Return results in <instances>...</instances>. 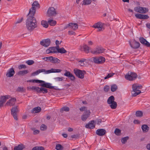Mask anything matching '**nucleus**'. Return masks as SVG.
Wrapping results in <instances>:
<instances>
[{
	"instance_id": "nucleus-35",
	"label": "nucleus",
	"mask_w": 150,
	"mask_h": 150,
	"mask_svg": "<svg viewBox=\"0 0 150 150\" xmlns=\"http://www.w3.org/2000/svg\"><path fill=\"white\" fill-rule=\"evenodd\" d=\"M48 22L45 21L43 20L41 22V25L44 27L45 28H47L48 27Z\"/></svg>"
},
{
	"instance_id": "nucleus-57",
	"label": "nucleus",
	"mask_w": 150,
	"mask_h": 150,
	"mask_svg": "<svg viewBox=\"0 0 150 150\" xmlns=\"http://www.w3.org/2000/svg\"><path fill=\"white\" fill-rule=\"evenodd\" d=\"M71 137L72 138L77 139L79 137V134H74L71 136Z\"/></svg>"
},
{
	"instance_id": "nucleus-28",
	"label": "nucleus",
	"mask_w": 150,
	"mask_h": 150,
	"mask_svg": "<svg viewBox=\"0 0 150 150\" xmlns=\"http://www.w3.org/2000/svg\"><path fill=\"white\" fill-rule=\"evenodd\" d=\"M41 108L39 107H35L33 109L31 110V112L35 113L39 112L40 111Z\"/></svg>"
},
{
	"instance_id": "nucleus-6",
	"label": "nucleus",
	"mask_w": 150,
	"mask_h": 150,
	"mask_svg": "<svg viewBox=\"0 0 150 150\" xmlns=\"http://www.w3.org/2000/svg\"><path fill=\"white\" fill-rule=\"evenodd\" d=\"M91 60L92 62L98 64L103 63L105 60V58L102 56L93 57L91 58Z\"/></svg>"
},
{
	"instance_id": "nucleus-3",
	"label": "nucleus",
	"mask_w": 150,
	"mask_h": 150,
	"mask_svg": "<svg viewBox=\"0 0 150 150\" xmlns=\"http://www.w3.org/2000/svg\"><path fill=\"white\" fill-rule=\"evenodd\" d=\"M133 91L132 92V94L133 96H136L141 93V91L138 89H141L142 86L136 83H134L132 85Z\"/></svg>"
},
{
	"instance_id": "nucleus-40",
	"label": "nucleus",
	"mask_w": 150,
	"mask_h": 150,
	"mask_svg": "<svg viewBox=\"0 0 150 150\" xmlns=\"http://www.w3.org/2000/svg\"><path fill=\"white\" fill-rule=\"evenodd\" d=\"M110 104V106L112 109H115L117 107V103L115 101L112 103Z\"/></svg>"
},
{
	"instance_id": "nucleus-31",
	"label": "nucleus",
	"mask_w": 150,
	"mask_h": 150,
	"mask_svg": "<svg viewBox=\"0 0 150 150\" xmlns=\"http://www.w3.org/2000/svg\"><path fill=\"white\" fill-rule=\"evenodd\" d=\"M70 28L74 30H75L77 29L78 27V25L77 23H70Z\"/></svg>"
},
{
	"instance_id": "nucleus-62",
	"label": "nucleus",
	"mask_w": 150,
	"mask_h": 150,
	"mask_svg": "<svg viewBox=\"0 0 150 150\" xmlns=\"http://www.w3.org/2000/svg\"><path fill=\"white\" fill-rule=\"evenodd\" d=\"M109 89V87L108 86H106L104 88V91L105 92H108Z\"/></svg>"
},
{
	"instance_id": "nucleus-38",
	"label": "nucleus",
	"mask_w": 150,
	"mask_h": 150,
	"mask_svg": "<svg viewBox=\"0 0 150 150\" xmlns=\"http://www.w3.org/2000/svg\"><path fill=\"white\" fill-rule=\"evenodd\" d=\"M40 91L39 93H47V90L44 87H41L40 88Z\"/></svg>"
},
{
	"instance_id": "nucleus-27",
	"label": "nucleus",
	"mask_w": 150,
	"mask_h": 150,
	"mask_svg": "<svg viewBox=\"0 0 150 150\" xmlns=\"http://www.w3.org/2000/svg\"><path fill=\"white\" fill-rule=\"evenodd\" d=\"M62 71L61 69H54L52 68L51 70H48L47 71V73H49V74L52 73H59Z\"/></svg>"
},
{
	"instance_id": "nucleus-59",
	"label": "nucleus",
	"mask_w": 150,
	"mask_h": 150,
	"mask_svg": "<svg viewBox=\"0 0 150 150\" xmlns=\"http://www.w3.org/2000/svg\"><path fill=\"white\" fill-rule=\"evenodd\" d=\"M69 35H75L76 33L75 32L72 31H69L68 32Z\"/></svg>"
},
{
	"instance_id": "nucleus-20",
	"label": "nucleus",
	"mask_w": 150,
	"mask_h": 150,
	"mask_svg": "<svg viewBox=\"0 0 150 150\" xmlns=\"http://www.w3.org/2000/svg\"><path fill=\"white\" fill-rule=\"evenodd\" d=\"M95 127V123L94 120H92L89 122L88 123L86 124L85 125V127L87 128L92 129Z\"/></svg>"
},
{
	"instance_id": "nucleus-18",
	"label": "nucleus",
	"mask_w": 150,
	"mask_h": 150,
	"mask_svg": "<svg viewBox=\"0 0 150 150\" xmlns=\"http://www.w3.org/2000/svg\"><path fill=\"white\" fill-rule=\"evenodd\" d=\"M92 27L95 28H98V31H101L103 28L102 24L100 22H98L97 23L94 24Z\"/></svg>"
},
{
	"instance_id": "nucleus-25",
	"label": "nucleus",
	"mask_w": 150,
	"mask_h": 150,
	"mask_svg": "<svg viewBox=\"0 0 150 150\" xmlns=\"http://www.w3.org/2000/svg\"><path fill=\"white\" fill-rule=\"evenodd\" d=\"M83 51L86 53L91 52V48L86 45H84L83 47Z\"/></svg>"
},
{
	"instance_id": "nucleus-2",
	"label": "nucleus",
	"mask_w": 150,
	"mask_h": 150,
	"mask_svg": "<svg viewBox=\"0 0 150 150\" xmlns=\"http://www.w3.org/2000/svg\"><path fill=\"white\" fill-rule=\"evenodd\" d=\"M30 81L33 82H35L37 83H42L40 85L44 88H49V89L54 88L55 89H57L56 88H54V86H52L51 83H46L42 80L34 79L31 80Z\"/></svg>"
},
{
	"instance_id": "nucleus-17",
	"label": "nucleus",
	"mask_w": 150,
	"mask_h": 150,
	"mask_svg": "<svg viewBox=\"0 0 150 150\" xmlns=\"http://www.w3.org/2000/svg\"><path fill=\"white\" fill-rule=\"evenodd\" d=\"M16 99L15 98H13L10 100H9L6 103L5 106H12L15 104Z\"/></svg>"
},
{
	"instance_id": "nucleus-32",
	"label": "nucleus",
	"mask_w": 150,
	"mask_h": 150,
	"mask_svg": "<svg viewBox=\"0 0 150 150\" xmlns=\"http://www.w3.org/2000/svg\"><path fill=\"white\" fill-rule=\"evenodd\" d=\"M48 23L50 25L54 26L56 24V22L52 19H49L48 21Z\"/></svg>"
},
{
	"instance_id": "nucleus-54",
	"label": "nucleus",
	"mask_w": 150,
	"mask_h": 150,
	"mask_svg": "<svg viewBox=\"0 0 150 150\" xmlns=\"http://www.w3.org/2000/svg\"><path fill=\"white\" fill-rule=\"evenodd\" d=\"M23 20V18L22 17L21 18L18 19L17 21L15 22V24H16L20 23Z\"/></svg>"
},
{
	"instance_id": "nucleus-48",
	"label": "nucleus",
	"mask_w": 150,
	"mask_h": 150,
	"mask_svg": "<svg viewBox=\"0 0 150 150\" xmlns=\"http://www.w3.org/2000/svg\"><path fill=\"white\" fill-rule=\"evenodd\" d=\"M50 48L51 50V53H57V51L56 50V49L55 48V47H50Z\"/></svg>"
},
{
	"instance_id": "nucleus-41",
	"label": "nucleus",
	"mask_w": 150,
	"mask_h": 150,
	"mask_svg": "<svg viewBox=\"0 0 150 150\" xmlns=\"http://www.w3.org/2000/svg\"><path fill=\"white\" fill-rule=\"evenodd\" d=\"M67 52V51L64 49V47H62L60 49H58L57 52L61 54H64Z\"/></svg>"
},
{
	"instance_id": "nucleus-52",
	"label": "nucleus",
	"mask_w": 150,
	"mask_h": 150,
	"mask_svg": "<svg viewBox=\"0 0 150 150\" xmlns=\"http://www.w3.org/2000/svg\"><path fill=\"white\" fill-rule=\"evenodd\" d=\"M115 74L114 73H110L108 74V75L104 78V79H106L110 77H112Z\"/></svg>"
},
{
	"instance_id": "nucleus-58",
	"label": "nucleus",
	"mask_w": 150,
	"mask_h": 150,
	"mask_svg": "<svg viewBox=\"0 0 150 150\" xmlns=\"http://www.w3.org/2000/svg\"><path fill=\"white\" fill-rule=\"evenodd\" d=\"M101 120L100 119H97L96 121H95V123H96L98 125H99L101 122Z\"/></svg>"
},
{
	"instance_id": "nucleus-24",
	"label": "nucleus",
	"mask_w": 150,
	"mask_h": 150,
	"mask_svg": "<svg viewBox=\"0 0 150 150\" xmlns=\"http://www.w3.org/2000/svg\"><path fill=\"white\" fill-rule=\"evenodd\" d=\"M25 147V145L22 144H21L15 146L14 150H23Z\"/></svg>"
},
{
	"instance_id": "nucleus-14",
	"label": "nucleus",
	"mask_w": 150,
	"mask_h": 150,
	"mask_svg": "<svg viewBox=\"0 0 150 150\" xmlns=\"http://www.w3.org/2000/svg\"><path fill=\"white\" fill-rule=\"evenodd\" d=\"M105 50L102 47H98L95 50H91V52L93 54L96 55L103 53Z\"/></svg>"
},
{
	"instance_id": "nucleus-45",
	"label": "nucleus",
	"mask_w": 150,
	"mask_h": 150,
	"mask_svg": "<svg viewBox=\"0 0 150 150\" xmlns=\"http://www.w3.org/2000/svg\"><path fill=\"white\" fill-rule=\"evenodd\" d=\"M117 89V86L115 84H114L111 86V91L112 92H115Z\"/></svg>"
},
{
	"instance_id": "nucleus-64",
	"label": "nucleus",
	"mask_w": 150,
	"mask_h": 150,
	"mask_svg": "<svg viewBox=\"0 0 150 150\" xmlns=\"http://www.w3.org/2000/svg\"><path fill=\"white\" fill-rule=\"evenodd\" d=\"M71 24H70V23L68 24L67 25L65 26L64 27V29L65 30L68 28H70V26H71L70 25H71Z\"/></svg>"
},
{
	"instance_id": "nucleus-8",
	"label": "nucleus",
	"mask_w": 150,
	"mask_h": 150,
	"mask_svg": "<svg viewBox=\"0 0 150 150\" xmlns=\"http://www.w3.org/2000/svg\"><path fill=\"white\" fill-rule=\"evenodd\" d=\"M57 13L53 7H50L49 8L47 11V16L50 17L55 16Z\"/></svg>"
},
{
	"instance_id": "nucleus-37",
	"label": "nucleus",
	"mask_w": 150,
	"mask_h": 150,
	"mask_svg": "<svg viewBox=\"0 0 150 150\" xmlns=\"http://www.w3.org/2000/svg\"><path fill=\"white\" fill-rule=\"evenodd\" d=\"M30 129L33 131V134L34 135L38 134L40 132V131L37 129H36L35 127H31Z\"/></svg>"
},
{
	"instance_id": "nucleus-47",
	"label": "nucleus",
	"mask_w": 150,
	"mask_h": 150,
	"mask_svg": "<svg viewBox=\"0 0 150 150\" xmlns=\"http://www.w3.org/2000/svg\"><path fill=\"white\" fill-rule=\"evenodd\" d=\"M129 137H126L122 138L121 139V142L123 144H125L127 141V140L128 139Z\"/></svg>"
},
{
	"instance_id": "nucleus-11",
	"label": "nucleus",
	"mask_w": 150,
	"mask_h": 150,
	"mask_svg": "<svg viewBox=\"0 0 150 150\" xmlns=\"http://www.w3.org/2000/svg\"><path fill=\"white\" fill-rule=\"evenodd\" d=\"M11 96L9 95L1 96L0 97V108L3 106L4 103L6 102L7 99L11 98Z\"/></svg>"
},
{
	"instance_id": "nucleus-44",
	"label": "nucleus",
	"mask_w": 150,
	"mask_h": 150,
	"mask_svg": "<svg viewBox=\"0 0 150 150\" xmlns=\"http://www.w3.org/2000/svg\"><path fill=\"white\" fill-rule=\"evenodd\" d=\"M30 88L31 89H32L33 90H34L35 91H36L38 93H39L40 88H39V87L36 86H33L32 87H31Z\"/></svg>"
},
{
	"instance_id": "nucleus-39",
	"label": "nucleus",
	"mask_w": 150,
	"mask_h": 150,
	"mask_svg": "<svg viewBox=\"0 0 150 150\" xmlns=\"http://www.w3.org/2000/svg\"><path fill=\"white\" fill-rule=\"evenodd\" d=\"M91 0H83L82 4L85 5H89L91 4Z\"/></svg>"
},
{
	"instance_id": "nucleus-5",
	"label": "nucleus",
	"mask_w": 150,
	"mask_h": 150,
	"mask_svg": "<svg viewBox=\"0 0 150 150\" xmlns=\"http://www.w3.org/2000/svg\"><path fill=\"white\" fill-rule=\"evenodd\" d=\"M137 75L134 72L129 71L125 76V78L128 80L132 81L134 80L137 77Z\"/></svg>"
},
{
	"instance_id": "nucleus-16",
	"label": "nucleus",
	"mask_w": 150,
	"mask_h": 150,
	"mask_svg": "<svg viewBox=\"0 0 150 150\" xmlns=\"http://www.w3.org/2000/svg\"><path fill=\"white\" fill-rule=\"evenodd\" d=\"M89 110H86L83 115L81 116V119L82 121H85L89 116L90 114Z\"/></svg>"
},
{
	"instance_id": "nucleus-46",
	"label": "nucleus",
	"mask_w": 150,
	"mask_h": 150,
	"mask_svg": "<svg viewBox=\"0 0 150 150\" xmlns=\"http://www.w3.org/2000/svg\"><path fill=\"white\" fill-rule=\"evenodd\" d=\"M52 56H50L48 57H45L43 58L45 61L48 62L49 61L51 62Z\"/></svg>"
},
{
	"instance_id": "nucleus-43",
	"label": "nucleus",
	"mask_w": 150,
	"mask_h": 150,
	"mask_svg": "<svg viewBox=\"0 0 150 150\" xmlns=\"http://www.w3.org/2000/svg\"><path fill=\"white\" fill-rule=\"evenodd\" d=\"M143 112L141 111H137L135 113V115L137 117H141L143 116Z\"/></svg>"
},
{
	"instance_id": "nucleus-53",
	"label": "nucleus",
	"mask_w": 150,
	"mask_h": 150,
	"mask_svg": "<svg viewBox=\"0 0 150 150\" xmlns=\"http://www.w3.org/2000/svg\"><path fill=\"white\" fill-rule=\"evenodd\" d=\"M39 73V74L42 72H44L45 74H48L49 73H47V70H46L45 69H39L38 70Z\"/></svg>"
},
{
	"instance_id": "nucleus-34",
	"label": "nucleus",
	"mask_w": 150,
	"mask_h": 150,
	"mask_svg": "<svg viewBox=\"0 0 150 150\" xmlns=\"http://www.w3.org/2000/svg\"><path fill=\"white\" fill-rule=\"evenodd\" d=\"M28 73V71L27 70L20 71L18 72V74L19 75L24 76Z\"/></svg>"
},
{
	"instance_id": "nucleus-22",
	"label": "nucleus",
	"mask_w": 150,
	"mask_h": 150,
	"mask_svg": "<svg viewBox=\"0 0 150 150\" xmlns=\"http://www.w3.org/2000/svg\"><path fill=\"white\" fill-rule=\"evenodd\" d=\"M135 17L139 19H146L149 18L148 15L142 14L140 13H137L135 15Z\"/></svg>"
},
{
	"instance_id": "nucleus-12",
	"label": "nucleus",
	"mask_w": 150,
	"mask_h": 150,
	"mask_svg": "<svg viewBox=\"0 0 150 150\" xmlns=\"http://www.w3.org/2000/svg\"><path fill=\"white\" fill-rule=\"evenodd\" d=\"M51 43L50 40L49 39H47L42 40L40 42V44L45 47L49 46Z\"/></svg>"
},
{
	"instance_id": "nucleus-7",
	"label": "nucleus",
	"mask_w": 150,
	"mask_h": 150,
	"mask_svg": "<svg viewBox=\"0 0 150 150\" xmlns=\"http://www.w3.org/2000/svg\"><path fill=\"white\" fill-rule=\"evenodd\" d=\"M74 71L76 75L78 78L82 79L84 77V74L86 73L85 71L77 69H75Z\"/></svg>"
},
{
	"instance_id": "nucleus-13",
	"label": "nucleus",
	"mask_w": 150,
	"mask_h": 150,
	"mask_svg": "<svg viewBox=\"0 0 150 150\" xmlns=\"http://www.w3.org/2000/svg\"><path fill=\"white\" fill-rule=\"evenodd\" d=\"M15 74V71L14 68L11 67L7 71L6 75L7 77H11L13 76Z\"/></svg>"
},
{
	"instance_id": "nucleus-21",
	"label": "nucleus",
	"mask_w": 150,
	"mask_h": 150,
	"mask_svg": "<svg viewBox=\"0 0 150 150\" xmlns=\"http://www.w3.org/2000/svg\"><path fill=\"white\" fill-rule=\"evenodd\" d=\"M96 134L99 136H103L106 133V131L104 129H98L96 132Z\"/></svg>"
},
{
	"instance_id": "nucleus-30",
	"label": "nucleus",
	"mask_w": 150,
	"mask_h": 150,
	"mask_svg": "<svg viewBox=\"0 0 150 150\" xmlns=\"http://www.w3.org/2000/svg\"><path fill=\"white\" fill-rule=\"evenodd\" d=\"M60 60L58 58L52 56L51 63L54 64L59 63Z\"/></svg>"
},
{
	"instance_id": "nucleus-36",
	"label": "nucleus",
	"mask_w": 150,
	"mask_h": 150,
	"mask_svg": "<svg viewBox=\"0 0 150 150\" xmlns=\"http://www.w3.org/2000/svg\"><path fill=\"white\" fill-rule=\"evenodd\" d=\"M114 133L117 136H120L121 135V130L118 128H116L115 129Z\"/></svg>"
},
{
	"instance_id": "nucleus-33",
	"label": "nucleus",
	"mask_w": 150,
	"mask_h": 150,
	"mask_svg": "<svg viewBox=\"0 0 150 150\" xmlns=\"http://www.w3.org/2000/svg\"><path fill=\"white\" fill-rule=\"evenodd\" d=\"M69 108L67 106H64L62 107L60 110V111L61 113H63L64 111L65 112H68L69 110Z\"/></svg>"
},
{
	"instance_id": "nucleus-23",
	"label": "nucleus",
	"mask_w": 150,
	"mask_h": 150,
	"mask_svg": "<svg viewBox=\"0 0 150 150\" xmlns=\"http://www.w3.org/2000/svg\"><path fill=\"white\" fill-rule=\"evenodd\" d=\"M65 71L66 72L64 74V75L70 78L71 81H74L75 79L74 76L69 71H67L66 70Z\"/></svg>"
},
{
	"instance_id": "nucleus-61",
	"label": "nucleus",
	"mask_w": 150,
	"mask_h": 150,
	"mask_svg": "<svg viewBox=\"0 0 150 150\" xmlns=\"http://www.w3.org/2000/svg\"><path fill=\"white\" fill-rule=\"evenodd\" d=\"M80 110L81 111H84V112L86 111V110H88L87 109L86 107H81L80 108Z\"/></svg>"
},
{
	"instance_id": "nucleus-63",
	"label": "nucleus",
	"mask_w": 150,
	"mask_h": 150,
	"mask_svg": "<svg viewBox=\"0 0 150 150\" xmlns=\"http://www.w3.org/2000/svg\"><path fill=\"white\" fill-rule=\"evenodd\" d=\"M38 74H39V73L38 70H37V71L33 72V73H32L31 75L32 76H34L35 75H38Z\"/></svg>"
},
{
	"instance_id": "nucleus-10",
	"label": "nucleus",
	"mask_w": 150,
	"mask_h": 150,
	"mask_svg": "<svg viewBox=\"0 0 150 150\" xmlns=\"http://www.w3.org/2000/svg\"><path fill=\"white\" fill-rule=\"evenodd\" d=\"M19 110L17 106L12 107L11 110V113L14 119L16 120H18V112Z\"/></svg>"
},
{
	"instance_id": "nucleus-50",
	"label": "nucleus",
	"mask_w": 150,
	"mask_h": 150,
	"mask_svg": "<svg viewBox=\"0 0 150 150\" xmlns=\"http://www.w3.org/2000/svg\"><path fill=\"white\" fill-rule=\"evenodd\" d=\"M47 126L45 125L42 124L40 126V129L42 131L46 130L47 129Z\"/></svg>"
},
{
	"instance_id": "nucleus-26",
	"label": "nucleus",
	"mask_w": 150,
	"mask_h": 150,
	"mask_svg": "<svg viewBox=\"0 0 150 150\" xmlns=\"http://www.w3.org/2000/svg\"><path fill=\"white\" fill-rule=\"evenodd\" d=\"M149 127L146 125H143L142 126V129L143 132L144 133L147 132L149 130Z\"/></svg>"
},
{
	"instance_id": "nucleus-49",
	"label": "nucleus",
	"mask_w": 150,
	"mask_h": 150,
	"mask_svg": "<svg viewBox=\"0 0 150 150\" xmlns=\"http://www.w3.org/2000/svg\"><path fill=\"white\" fill-rule=\"evenodd\" d=\"M25 89L23 87H18L17 89V91L19 92H25Z\"/></svg>"
},
{
	"instance_id": "nucleus-56",
	"label": "nucleus",
	"mask_w": 150,
	"mask_h": 150,
	"mask_svg": "<svg viewBox=\"0 0 150 150\" xmlns=\"http://www.w3.org/2000/svg\"><path fill=\"white\" fill-rule=\"evenodd\" d=\"M26 68V66L24 64H21L18 67V68L19 69H25Z\"/></svg>"
},
{
	"instance_id": "nucleus-4",
	"label": "nucleus",
	"mask_w": 150,
	"mask_h": 150,
	"mask_svg": "<svg viewBox=\"0 0 150 150\" xmlns=\"http://www.w3.org/2000/svg\"><path fill=\"white\" fill-rule=\"evenodd\" d=\"M35 6L40 8V5L37 1H35L32 4V7L30 9L28 13L29 15H34L35 13L36 8Z\"/></svg>"
},
{
	"instance_id": "nucleus-19",
	"label": "nucleus",
	"mask_w": 150,
	"mask_h": 150,
	"mask_svg": "<svg viewBox=\"0 0 150 150\" xmlns=\"http://www.w3.org/2000/svg\"><path fill=\"white\" fill-rule=\"evenodd\" d=\"M140 42L142 44L145 45L147 47L150 46V44L143 37H140L139 38Z\"/></svg>"
},
{
	"instance_id": "nucleus-60",
	"label": "nucleus",
	"mask_w": 150,
	"mask_h": 150,
	"mask_svg": "<svg viewBox=\"0 0 150 150\" xmlns=\"http://www.w3.org/2000/svg\"><path fill=\"white\" fill-rule=\"evenodd\" d=\"M37 150H44V148L42 146H36Z\"/></svg>"
},
{
	"instance_id": "nucleus-15",
	"label": "nucleus",
	"mask_w": 150,
	"mask_h": 150,
	"mask_svg": "<svg viewBox=\"0 0 150 150\" xmlns=\"http://www.w3.org/2000/svg\"><path fill=\"white\" fill-rule=\"evenodd\" d=\"M129 45L131 47L134 49H137L140 46V43L139 42H137L135 40H134L132 42H129Z\"/></svg>"
},
{
	"instance_id": "nucleus-1",
	"label": "nucleus",
	"mask_w": 150,
	"mask_h": 150,
	"mask_svg": "<svg viewBox=\"0 0 150 150\" xmlns=\"http://www.w3.org/2000/svg\"><path fill=\"white\" fill-rule=\"evenodd\" d=\"M34 15H27V18L26 21V25L27 29L30 32H31L38 27L37 22Z\"/></svg>"
},
{
	"instance_id": "nucleus-55",
	"label": "nucleus",
	"mask_w": 150,
	"mask_h": 150,
	"mask_svg": "<svg viewBox=\"0 0 150 150\" xmlns=\"http://www.w3.org/2000/svg\"><path fill=\"white\" fill-rule=\"evenodd\" d=\"M63 77H58L55 78L54 79L57 81H63Z\"/></svg>"
},
{
	"instance_id": "nucleus-51",
	"label": "nucleus",
	"mask_w": 150,
	"mask_h": 150,
	"mask_svg": "<svg viewBox=\"0 0 150 150\" xmlns=\"http://www.w3.org/2000/svg\"><path fill=\"white\" fill-rule=\"evenodd\" d=\"M25 63L28 65H31L34 63V62L33 60H29L26 61Z\"/></svg>"
},
{
	"instance_id": "nucleus-29",
	"label": "nucleus",
	"mask_w": 150,
	"mask_h": 150,
	"mask_svg": "<svg viewBox=\"0 0 150 150\" xmlns=\"http://www.w3.org/2000/svg\"><path fill=\"white\" fill-rule=\"evenodd\" d=\"M114 100V97L113 96H111L108 98L107 103L108 104H110L111 103L115 102Z\"/></svg>"
},
{
	"instance_id": "nucleus-42",
	"label": "nucleus",
	"mask_w": 150,
	"mask_h": 150,
	"mask_svg": "<svg viewBox=\"0 0 150 150\" xmlns=\"http://www.w3.org/2000/svg\"><path fill=\"white\" fill-rule=\"evenodd\" d=\"M55 149L57 150H62L63 147L61 144H57L56 146Z\"/></svg>"
},
{
	"instance_id": "nucleus-9",
	"label": "nucleus",
	"mask_w": 150,
	"mask_h": 150,
	"mask_svg": "<svg viewBox=\"0 0 150 150\" xmlns=\"http://www.w3.org/2000/svg\"><path fill=\"white\" fill-rule=\"evenodd\" d=\"M134 10L136 12L141 13H145L148 11L147 8L139 6L134 7Z\"/></svg>"
}]
</instances>
